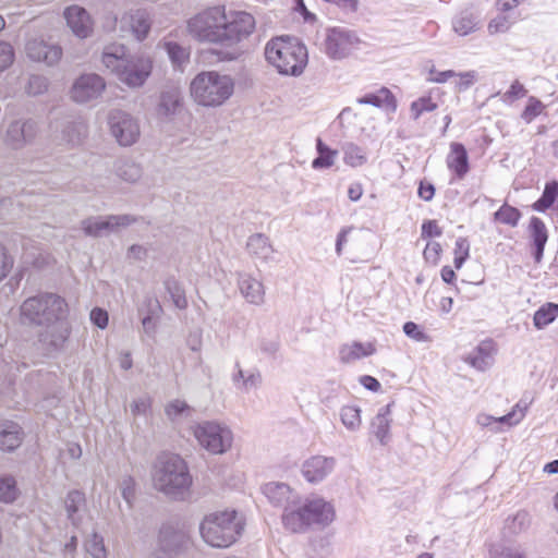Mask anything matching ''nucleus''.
Returning <instances> with one entry per match:
<instances>
[{"mask_svg":"<svg viewBox=\"0 0 558 558\" xmlns=\"http://www.w3.org/2000/svg\"><path fill=\"white\" fill-rule=\"evenodd\" d=\"M21 316L32 325L40 326L39 342L49 351L64 348L71 335L68 319L69 306L65 300L50 292L39 293L26 299L21 307Z\"/></svg>","mask_w":558,"mask_h":558,"instance_id":"1","label":"nucleus"},{"mask_svg":"<svg viewBox=\"0 0 558 558\" xmlns=\"http://www.w3.org/2000/svg\"><path fill=\"white\" fill-rule=\"evenodd\" d=\"M102 64L129 87L144 85L151 73V59L144 54H129L121 44L105 46L101 54Z\"/></svg>","mask_w":558,"mask_h":558,"instance_id":"2","label":"nucleus"},{"mask_svg":"<svg viewBox=\"0 0 558 558\" xmlns=\"http://www.w3.org/2000/svg\"><path fill=\"white\" fill-rule=\"evenodd\" d=\"M151 478L154 487L173 500H183L193 482L185 461L172 453H163L157 458Z\"/></svg>","mask_w":558,"mask_h":558,"instance_id":"3","label":"nucleus"},{"mask_svg":"<svg viewBox=\"0 0 558 558\" xmlns=\"http://www.w3.org/2000/svg\"><path fill=\"white\" fill-rule=\"evenodd\" d=\"M243 518L235 510L211 512L199 524L202 538L211 547L227 548L241 536Z\"/></svg>","mask_w":558,"mask_h":558,"instance_id":"4","label":"nucleus"},{"mask_svg":"<svg viewBox=\"0 0 558 558\" xmlns=\"http://www.w3.org/2000/svg\"><path fill=\"white\" fill-rule=\"evenodd\" d=\"M265 57L282 75L299 76L307 64V49L296 38L281 36L270 39Z\"/></svg>","mask_w":558,"mask_h":558,"instance_id":"5","label":"nucleus"},{"mask_svg":"<svg viewBox=\"0 0 558 558\" xmlns=\"http://www.w3.org/2000/svg\"><path fill=\"white\" fill-rule=\"evenodd\" d=\"M193 99L204 107H218L233 94L234 83L229 75L215 71L202 72L191 82Z\"/></svg>","mask_w":558,"mask_h":558,"instance_id":"6","label":"nucleus"},{"mask_svg":"<svg viewBox=\"0 0 558 558\" xmlns=\"http://www.w3.org/2000/svg\"><path fill=\"white\" fill-rule=\"evenodd\" d=\"M225 7H210L187 21L189 34L198 41L222 43Z\"/></svg>","mask_w":558,"mask_h":558,"instance_id":"7","label":"nucleus"},{"mask_svg":"<svg viewBox=\"0 0 558 558\" xmlns=\"http://www.w3.org/2000/svg\"><path fill=\"white\" fill-rule=\"evenodd\" d=\"M193 434L198 444L214 454L228 451L233 441L231 429L215 421H204L193 427Z\"/></svg>","mask_w":558,"mask_h":558,"instance_id":"8","label":"nucleus"},{"mask_svg":"<svg viewBox=\"0 0 558 558\" xmlns=\"http://www.w3.org/2000/svg\"><path fill=\"white\" fill-rule=\"evenodd\" d=\"M107 124L110 135L122 147H130L140 140V121L126 111L111 110L107 117Z\"/></svg>","mask_w":558,"mask_h":558,"instance_id":"9","label":"nucleus"},{"mask_svg":"<svg viewBox=\"0 0 558 558\" xmlns=\"http://www.w3.org/2000/svg\"><path fill=\"white\" fill-rule=\"evenodd\" d=\"M359 44L360 39L354 32L342 27H333L326 33L324 51L332 60H342L357 49Z\"/></svg>","mask_w":558,"mask_h":558,"instance_id":"10","label":"nucleus"},{"mask_svg":"<svg viewBox=\"0 0 558 558\" xmlns=\"http://www.w3.org/2000/svg\"><path fill=\"white\" fill-rule=\"evenodd\" d=\"M222 43H239L247 38L255 29V19L244 11H225Z\"/></svg>","mask_w":558,"mask_h":558,"instance_id":"11","label":"nucleus"},{"mask_svg":"<svg viewBox=\"0 0 558 558\" xmlns=\"http://www.w3.org/2000/svg\"><path fill=\"white\" fill-rule=\"evenodd\" d=\"M138 221L132 215H109L106 218L90 217L82 221V229L88 236L98 238L105 232L116 231L118 228H125Z\"/></svg>","mask_w":558,"mask_h":558,"instance_id":"12","label":"nucleus"},{"mask_svg":"<svg viewBox=\"0 0 558 558\" xmlns=\"http://www.w3.org/2000/svg\"><path fill=\"white\" fill-rule=\"evenodd\" d=\"M105 87V81L100 75L95 73L83 74L73 83L71 98L75 102L86 104L100 97Z\"/></svg>","mask_w":558,"mask_h":558,"instance_id":"13","label":"nucleus"},{"mask_svg":"<svg viewBox=\"0 0 558 558\" xmlns=\"http://www.w3.org/2000/svg\"><path fill=\"white\" fill-rule=\"evenodd\" d=\"M336 465V458L316 454L304 460L301 473L308 483L318 484L333 472Z\"/></svg>","mask_w":558,"mask_h":558,"instance_id":"14","label":"nucleus"},{"mask_svg":"<svg viewBox=\"0 0 558 558\" xmlns=\"http://www.w3.org/2000/svg\"><path fill=\"white\" fill-rule=\"evenodd\" d=\"M27 57L36 62H44L51 66L57 64L62 57V49L58 45L49 44L43 38H32L26 43Z\"/></svg>","mask_w":558,"mask_h":558,"instance_id":"15","label":"nucleus"},{"mask_svg":"<svg viewBox=\"0 0 558 558\" xmlns=\"http://www.w3.org/2000/svg\"><path fill=\"white\" fill-rule=\"evenodd\" d=\"M183 109V95L178 85L171 84L165 86L159 96L156 108L157 116L160 119L170 120L178 116Z\"/></svg>","mask_w":558,"mask_h":558,"instance_id":"16","label":"nucleus"},{"mask_svg":"<svg viewBox=\"0 0 558 558\" xmlns=\"http://www.w3.org/2000/svg\"><path fill=\"white\" fill-rule=\"evenodd\" d=\"M38 133L36 121L15 120L10 123L7 130V143L14 149H20L33 142Z\"/></svg>","mask_w":558,"mask_h":558,"instance_id":"17","label":"nucleus"},{"mask_svg":"<svg viewBox=\"0 0 558 558\" xmlns=\"http://www.w3.org/2000/svg\"><path fill=\"white\" fill-rule=\"evenodd\" d=\"M526 405L521 407L518 403L508 414L502 416H492L485 413H480L476 416V424L482 428H488L493 433L502 432L501 425H507L508 427H512L519 424L523 417L525 416Z\"/></svg>","mask_w":558,"mask_h":558,"instance_id":"18","label":"nucleus"},{"mask_svg":"<svg viewBox=\"0 0 558 558\" xmlns=\"http://www.w3.org/2000/svg\"><path fill=\"white\" fill-rule=\"evenodd\" d=\"M189 545L187 534L170 524H165L159 532V547L170 557L180 554Z\"/></svg>","mask_w":558,"mask_h":558,"instance_id":"19","label":"nucleus"},{"mask_svg":"<svg viewBox=\"0 0 558 558\" xmlns=\"http://www.w3.org/2000/svg\"><path fill=\"white\" fill-rule=\"evenodd\" d=\"M305 501L298 497V501L290 505L282 513L283 526L292 533H303L310 527V519L306 515Z\"/></svg>","mask_w":558,"mask_h":558,"instance_id":"20","label":"nucleus"},{"mask_svg":"<svg viewBox=\"0 0 558 558\" xmlns=\"http://www.w3.org/2000/svg\"><path fill=\"white\" fill-rule=\"evenodd\" d=\"M263 494L268 501L283 511L298 501L300 494L293 490L288 484L280 482H270L263 486Z\"/></svg>","mask_w":558,"mask_h":558,"instance_id":"21","label":"nucleus"},{"mask_svg":"<svg viewBox=\"0 0 558 558\" xmlns=\"http://www.w3.org/2000/svg\"><path fill=\"white\" fill-rule=\"evenodd\" d=\"M64 17L68 26L80 38L88 37L93 32V21L89 13L82 7L71 5L65 9Z\"/></svg>","mask_w":558,"mask_h":558,"instance_id":"22","label":"nucleus"},{"mask_svg":"<svg viewBox=\"0 0 558 558\" xmlns=\"http://www.w3.org/2000/svg\"><path fill=\"white\" fill-rule=\"evenodd\" d=\"M310 519V526L313 524L326 526L335 519L333 506L323 498L304 499Z\"/></svg>","mask_w":558,"mask_h":558,"instance_id":"23","label":"nucleus"},{"mask_svg":"<svg viewBox=\"0 0 558 558\" xmlns=\"http://www.w3.org/2000/svg\"><path fill=\"white\" fill-rule=\"evenodd\" d=\"M238 286L242 296L250 304L259 306L265 302V288L262 281L247 274H240Z\"/></svg>","mask_w":558,"mask_h":558,"instance_id":"24","label":"nucleus"},{"mask_svg":"<svg viewBox=\"0 0 558 558\" xmlns=\"http://www.w3.org/2000/svg\"><path fill=\"white\" fill-rule=\"evenodd\" d=\"M391 407L389 403L379 409L378 413L371 422V433L376 437L380 445L386 446L390 438V426H391Z\"/></svg>","mask_w":558,"mask_h":558,"instance_id":"25","label":"nucleus"},{"mask_svg":"<svg viewBox=\"0 0 558 558\" xmlns=\"http://www.w3.org/2000/svg\"><path fill=\"white\" fill-rule=\"evenodd\" d=\"M22 427L9 420H0V449L3 451H13L19 448L23 441Z\"/></svg>","mask_w":558,"mask_h":558,"instance_id":"26","label":"nucleus"},{"mask_svg":"<svg viewBox=\"0 0 558 558\" xmlns=\"http://www.w3.org/2000/svg\"><path fill=\"white\" fill-rule=\"evenodd\" d=\"M447 167L454 172L458 179H463L470 170L469 156L461 143H451L450 153L446 159Z\"/></svg>","mask_w":558,"mask_h":558,"instance_id":"27","label":"nucleus"},{"mask_svg":"<svg viewBox=\"0 0 558 558\" xmlns=\"http://www.w3.org/2000/svg\"><path fill=\"white\" fill-rule=\"evenodd\" d=\"M128 26L136 39L143 40L150 29L149 15L144 10H136L125 14L121 20V27Z\"/></svg>","mask_w":558,"mask_h":558,"instance_id":"28","label":"nucleus"},{"mask_svg":"<svg viewBox=\"0 0 558 558\" xmlns=\"http://www.w3.org/2000/svg\"><path fill=\"white\" fill-rule=\"evenodd\" d=\"M531 246L536 263L543 258L544 247L548 240V233L545 223L537 217H532L529 225Z\"/></svg>","mask_w":558,"mask_h":558,"instance_id":"29","label":"nucleus"},{"mask_svg":"<svg viewBox=\"0 0 558 558\" xmlns=\"http://www.w3.org/2000/svg\"><path fill=\"white\" fill-rule=\"evenodd\" d=\"M87 134V125L84 121L75 120L68 121L62 125L60 135L57 136V141L60 144L69 145V146H77L80 145Z\"/></svg>","mask_w":558,"mask_h":558,"instance_id":"30","label":"nucleus"},{"mask_svg":"<svg viewBox=\"0 0 558 558\" xmlns=\"http://www.w3.org/2000/svg\"><path fill=\"white\" fill-rule=\"evenodd\" d=\"M246 248L250 255L263 262L271 260L275 253L269 238L263 233L251 235L247 240Z\"/></svg>","mask_w":558,"mask_h":558,"instance_id":"31","label":"nucleus"},{"mask_svg":"<svg viewBox=\"0 0 558 558\" xmlns=\"http://www.w3.org/2000/svg\"><path fill=\"white\" fill-rule=\"evenodd\" d=\"M495 352L492 340L482 341L476 349L469 354L465 361L478 371L487 369L493 363Z\"/></svg>","mask_w":558,"mask_h":558,"instance_id":"32","label":"nucleus"},{"mask_svg":"<svg viewBox=\"0 0 558 558\" xmlns=\"http://www.w3.org/2000/svg\"><path fill=\"white\" fill-rule=\"evenodd\" d=\"M374 353L375 347L372 343L353 342L351 344L342 345L339 351V356L341 362L351 363Z\"/></svg>","mask_w":558,"mask_h":558,"instance_id":"33","label":"nucleus"},{"mask_svg":"<svg viewBox=\"0 0 558 558\" xmlns=\"http://www.w3.org/2000/svg\"><path fill=\"white\" fill-rule=\"evenodd\" d=\"M478 25V15L471 10L460 12L452 21L453 31L460 36H466L475 32Z\"/></svg>","mask_w":558,"mask_h":558,"instance_id":"34","label":"nucleus"},{"mask_svg":"<svg viewBox=\"0 0 558 558\" xmlns=\"http://www.w3.org/2000/svg\"><path fill=\"white\" fill-rule=\"evenodd\" d=\"M114 172L118 178L129 183L137 182L143 174L141 165L126 158L116 161Z\"/></svg>","mask_w":558,"mask_h":558,"instance_id":"35","label":"nucleus"},{"mask_svg":"<svg viewBox=\"0 0 558 558\" xmlns=\"http://www.w3.org/2000/svg\"><path fill=\"white\" fill-rule=\"evenodd\" d=\"M489 558H526L524 549L513 543L497 542L490 545Z\"/></svg>","mask_w":558,"mask_h":558,"instance_id":"36","label":"nucleus"},{"mask_svg":"<svg viewBox=\"0 0 558 558\" xmlns=\"http://www.w3.org/2000/svg\"><path fill=\"white\" fill-rule=\"evenodd\" d=\"M163 48L173 68L183 71L190 61V50L174 41H166Z\"/></svg>","mask_w":558,"mask_h":558,"instance_id":"37","label":"nucleus"},{"mask_svg":"<svg viewBox=\"0 0 558 558\" xmlns=\"http://www.w3.org/2000/svg\"><path fill=\"white\" fill-rule=\"evenodd\" d=\"M357 102L362 105H372L375 107L391 106L396 108V100L391 92L383 87L377 93L366 94L363 97L357 98Z\"/></svg>","mask_w":558,"mask_h":558,"instance_id":"38","label":"nucleus"},{"mask_svg":"<svg viewBox=\"0 0 558 558\" xmlns=\"http://www.w3.org/2000/svg\"><path fill=\"white\" fill-rule=\"evenodd\" d=\"M316 148L318 157L313 160L312 167L314 169L330 168L335 162L338 151L329 148L319 137L316 140Z\"/></svg>","mask_w":558,"mask_h":558,"instance_id":"39","label":"nucleus"},{"mask_svg":"<svg viewBox=\"0 0 558 558\" xmlns=\"http://www.w3.org/2000/svg\"><path fill=\"white\" fill-rule=\"evenodd\" d=\"M85 502V495L80 490H71L66 495L65 498V509L68 513V519L74 526L80 524V519L75 515L78 511V508Z\"/></svg>","mask_w":558,"mask_h":558,"instance_id":"40","label":"nucleus"},{"mask_svg":"<svg viewBox=\"0 0 558 558\" xmlns=\"http://www.w3.org/2000/svg\"><path fill=\"white\" fill-rule=\"evenodd\" d=\"M558 316V304L546 303L541 306L534 314V326L542 329L553 323Z\"/></svg>","mask_w":558,"mask_h":558,"instance_id":"41","label":"nucleus"},{"mask_svg":"<svg viewBox=\"0 0 558 558\" xmlns=\"http://www.w3.org/2000/svg\"><path fill=\"white\" fill-rule=\"evenodd\" d=\"M342 150L344 162L351 167H361L367 160L364 149L353 143H347Z\"/></svg>","mask_w":558,"mask_h":558,"instance_id":"42","label":"nucleus"},{"mask_svg":"<svg viewBox=\"0 0 558 558\" xmlns=\"http://www.w3.org/2000/svg\"><path fill=\"white\" fill-rule=\"evenodd\" d=\"M340 418L348 429L355 432L362 423L361 410L355 405H345L340 411Z\"/></svg>","mask_w":558,"mask_h":558,"instance_id":"43","label":"nucleus"},{"mask_svg":"<svg viewBox=\"0 0 558 558\" xmlns=\"http://www.w3.org/2000/svg\"><path fill=\"white\" fill-rule=\"evenodd\" d=\"M521 218V213L515 207L504 204L495 214L494 220L510 227H517Z\"/></svg>","mask_w":558,"mask_h":558,"instance_id":"44","label":"nucleus"},{"mask_svg":"<svg viewBox=\"0 0 558 558\" xmlns=\"http://www.w3.org/2000/svg\"><path fill=\"white\" fill-rule=\"evenodd\" d=\"M193 409L183 400H173L166 407V414L172 422L182 417H190Z\"/></svg>","mask_w":558,"mask_h":558,"instance_id":"45","label":"nucleus"},{"mask_svg":"<svg viewBox=\"0 0 558 558\" xmlns=\"http://www.w3.org/2000/svg\"><path fill=\"white\" fill-rule=\"evenodd\" d=\"M84 547L93 558H107L104 538L96 532L92 533V535L85 541Z\"/></svg>","mask_w":558,"mask_h":558,"instance_id":"46","label":"nucleus"},{"mask_svg":"<svg viewBox=\"0 0 558 558\" xmlns=\"http://www.w3.org/2000/svg\"><path fill=\"white\" fill-rule=\"evenodd\" d=\"M167 292L170 294L173 304L183 310L187 306V300L185 298L184 290L175 279H167L165 281Z\"/></svg>","mask_w":558,"mask_h":558,"instance_id":"47","label":"nucleus"},{"mask_svg":"<svg viewBox=\"0 0 558 558\" xmlns=\"http://www.w3.org/2000/svg\"><path fill=\"white\" fill-rule=\"evenodd\" d=\"M16 482L12 476H0V501L10 504L17 497Z\"/></svg>","mask_w":558,"mask_h":558,"instance_id":"48","label":"nucleus"},{"mask_svg":"<svg viewBox=\"0 0 558 558\" xmlns=\"http://www.w3.org/2000/svg\"><path fill=\"white\" fill-rule=\"evenodd\" d=\"M558 195V183L553 182L546 184L545 190L543 192L542 197L534 203L533 207L535 210L545 211L548 209L555 202Z\"/></svg>","mask_w":558,"mask_h":558,"instance_id":"49","label":"nucleus"},{"mask_svg":"<svg viewBox=\"0 0 558 558\" xmlns=\"http://www.w3.org/2000/svg\"><path fill=\"white\" fill-rule=\"evenodd\" d=\"M163 310L157 298L146 296L138 307L140 316L160 318Z\"/></svg>","mask_w":558,"mask_h":558,"instance_id":"50","label":"nucleus"},{"mask_svg":"<svg viewBox=\"0 0 558 558\" xmlns=\"http://www.w3.org/2000/svg\"><path fill=\"white\" fill-rule=\"evenodd\" d=\"M437 108V104L430 97H421L411 104V117L417 120L424 112H432Z\"/></svg>","mask_w":558,"mask_h":558,"instance_id":"51","label":"nucleus"},{"mask_svg":"<svg viewBox=\"0 0 558 558\" xmlns=\"http://www.w3.org/2000/svg\"><path fill=\"white\" fill-rule=\"evenodd\" d=\"M48 88V81L43 75H31L25 86V92L29 96H37L44 94Z\"/></svg>","mask_w":558,"mask_h":558,"instance_id":"52","label":"nucleus"},{"mask_svg":"<svg viewBox=\"0 0 558 558\" xmlns=\"http://www.w3.org/2000/svg\"><path fill=\"white\" fill-rule=\"evenodd\" d=\"M135 480L132 476H124L120 481L119 488L123 499L131 506L135 498Z\"/></svg>","mask_w":558,"mask_h":558,"instance_id":"53","label":"nucleus"},{"mask_svg":"<svg viewBox=\"0 0 558 558\" xmlns=\"http://www.w3.org/2000/svg\"><path fill=\"white\" fill-rule=\"evenodd\" d=\"M14 56L11 44L0 40V72L7 70L13 63Z\"/></svg>","mask_w":558,"mask_h":558,"instance_id":"54","label":"nucleus"},{"mask_svg":"<svg viewBox=\"0 0 558 558\" xmlns=\"http://www.w3.org/2000/svg\"><path fill=\"white\" fill-rule=\"evenodd\" d=\"M403 332L411 339L417 342H427L429 341V336L423 332L418 325L413 322H407L403 325Z\"/></svg>","mask_w":558,"mask_h":558,"instance_id":"55","label":"nucleus"},{"mask_svg":"<svg viewBox=\"0 0 558 558\" xmlns=\"http://www.w3.org/2000/svg\"><path fill=\"white\" fill-rule=\"evenodd\" d=\"M543 108H544V105L542 104L541 100H538L534 97H531L529 99V104L526 105L524 111L522 112V118L525 121L530 122L534 118H536L537 116H539L542 113Z\"/></svg>","mask_w":558,"mask_h":558,"instance_id":"56","label":"nucleus"},{"mask_svg":"<svg viewBox=\"0 0 558 558\" xmlns=\"http://www.w3.org/2000/svg\"><path fill=\"white\" fill-rule=\"evenodd\" d=\"M530 523V515L526 511H519L508 524L513 533H520L525 530Z\"/></svg>","mask_w":558,"mask_h":558,"instance_id":"57","label":"nucleus"},{"mask_svg":"<svg viewBox=\"0 0 558 558\" xmlns=\"http://www.w3.org/2000/svg\"><path fill=\"white\" fill-rule=\"evenodd\" d=\"M13 267V259L7 254L4 246L0 243V281L4 279Z\"/></svg>","mask_w":558,"mask_h":558,"instance_id":"58","label":"nucleus"},{"mask_svg":"<svg viewBox=\"0 0 558 558\" xmlns=\"http://www.w3.org/2000/svg\"><path fill=\"white\" fill-rule=\"evenodd\" d=\"M260 384L262 375L258 371H254L247 374L243 383L239 385V388L248 391L253 388H257Z\"/></svg>","mask_w":558,"mask_h":558,"instance_id":"59","label":"nucleus"},{"mask_svg":"<svg viewBox=\"0 0 558 558\" xmlns=\"http://www.w3.org/2000/svg\"><path fill=\"white\" fill-rule=\"evenodd\" d=\"M441 252V246L438 242H428L423 252L424 258L430 263H437Z\"/></svg>","mask_w":558,"mask_h":558,"instance_id":"60","label":"nucleus"},{"mask_svg":"<svg viewBox=\"0 0 558 558\" xmlns=\"http://www.w3.org/2000/svg\"><path fill=\"white\" fill-rule=\"evenodd\" d=\"M130 408L133 415H145L150 409V399L145 397L134 400Z\"/></svg>","mask_w":558,"mask_h":558,"instance_id":"61","label":"nucleus"},{"mask_svg":"<svg viewBox=\"0 0 558 558\" xmlns=\"http://www.w3.org/2000/svg\"><path fill=\"white\" fill-rule=\"evenodd\" d=\"M108 313L99 307H95L90 312V320L100 329H105L108 325Z\"/></svg>","mask_w":558,"mask_h":558,"instance_id":"62","label":"nucleus"},{"mask_svg":"<svg viewBox=\"0 0 558 558\" xmlns=\"http://www.w3.org/2000/svg\"><path fill=\"white\" fill-rule=\"evenodd\" d=\"M441 234L442 230L438 227L436 220H427L422 225L423 238L440 236Z\"/></svg>","mask_w":558,"mask_h":558,"instance_id":"63","label":"nucleus"},{"mask_svg":"<svg viewBox=\"0 0 558 558\" xmlns=\"http://www.w3.org/2000/svg\"><path fill=\"white\" fill-rule=\"evenodd\" d=\"M525 94H526V89L524 88V86L521 83H519L518 81H514L511 84L509 90L505 93L504 97H505V100L512 101L519 97L525 96Z\"/></svg>","mask_w":558,"mask_h":558,"instance_id":"64","label":"nucleus"}]
</instances>
